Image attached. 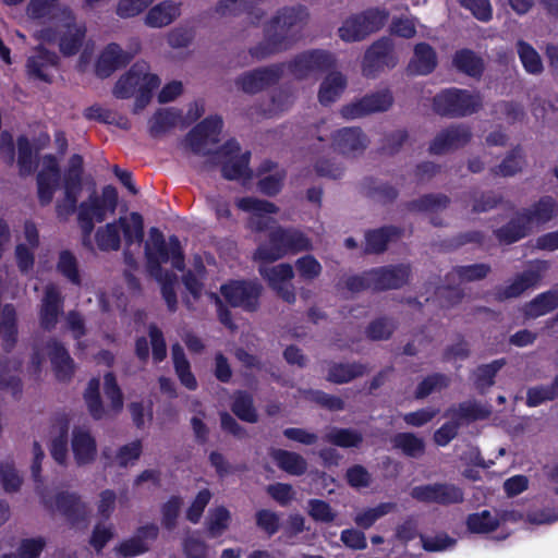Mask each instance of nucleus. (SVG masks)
Listing matches in <instances>:
<instances>
[{"label":"nucleus","mask_w":558,"mask_h":558,"mask_svg":"<svg viewBox=\"0 0 558 558\" xmlns=\"http://www.w3.org/2000/svg\"><path fill=\"white\" fill-rule=\"evenodd\" d=\"M308 16L307 8L302 4L279 9L264 27V40L250 49L251 56L263 60L291 48Z\"/></svg>","instance_id":"obj_1"},{"label":"nucleus","mask_w":558,"mask_h":558,"mask_svg":"<svg viewBox=\"0 0 558 558\" xmlns=\"http://www.w3.org/2000/svg\"><path fill=\"white\" fill-rule=\"evenodd\" d=\"M312 250L311 239L294 227L275 226L253 253V259L262 264L275 263L290 254Z\"/></svg>","instance_id":"obj_2"},{"label":"nucleus","mask_w":558,"mask_h":558,"mask_svg":"<svg viewBox=\"0 0 558 558\" xmlns=\"http://www.w3.org/2000/svg\"><path fill=\"white\" fill-rule=\"evenodd\" d=\"M145 257L150 275L165 272L162 264L168 262H171L172 267L180 271L185 267V257L179 238L172 234L167 242L157 227H151L149 230V239L145 243Z\"/></svg>","instance_id":"obj_3"},{"label":"nucleus","mask_w":558,"mask_h":558,"mask_svg":"<svg viewBox=\"0 0 558 558\" xmlns=\"http://www.w3.org/2000/svg\"><path fill=\"white\" fill-rule=\"evenodd\" d=\"M483 108V96L480 92L449 87L433 97L434 111L444 118L459 119L473 116Z\"/></svg>","instance_id":"obj_4"},{"label":"nucleus","mask_w":558,"mask_h":558,"mask_svg":"<svg viewBox=\"0 0 558 558\" xmlns=\"http://www.w3.org/2000/svg\"><path fill=\"white\" fill-rule=\"evenodd\" d=\"M119 195L117 189L109 184L102 187L101 194H89L87 199L78 205L77 225L86 231L95 229V223H101L108 214H114L118 207Z\"/></svg>","instance_id":"obj_5"},{"label":"nucleus","mask_w":558,"mask_h":558,"mask_svg":"<svg viewBox=\"0 0 558 558\" xmlns=\"http://www.w3.org/2000/svg\"><path fill=\"white\" fill-rule=\"evenodd\" d=\"M389 19V11L369 8L349 16L338 29L339 37L345 43L361 41L369 34L381 29Z\"/></svg>","instance_id":"obj_6"},{"label":"nucleus","mask_w":558,"mask_h":558,"mask_svg":"<svg viewBox=\"0 0 558 558\" xmlns=\"http://www.w3.org/2000/svg\"><path fill=\"white\" fill-rule=\"evenodd\" d=\"M214 156L220 159V171L223 179L228 181H248L252 179L251 151L241 153V146L235 138L227 140L214 150Z\"/></svg>","instance_id":"obj_7"},{"label":"nucleus","mask_w":558,"mask_h":558,"mask_svg":"<svg viewBox=\"0 0 558 558\" xmlns=\"http://www.w3.org/2000/svg\"><path fill=\"white\" fill-rule=\"evenodd\" d=\"M263 286L257 279H230L220 286V294L231 307L247 313L258 311Z\"/></svg>","instance_id":"obj_8"},{"label":"nucleus","mask_w":558,"mask_h":558,"mask_svg":"<svg viewBox=\"0 0 558 558\" xmlns=\"http://www.w3.org/2000/svg\"><path fill=\"white\" fill-rule=\"evenodd\" d=\"M336 66L333 53L324 49H308L284 63V69L299 81L329 72Z\"/></svg>","instance_id":"obj_9"},{"label":"nucleus","mask_w":558,"mask_h":558,"mask_svg":"<svg viewBox=\"0 0 558 558\" xmlns=\"http://www.w3.org/2000/svg\"><path fill=\"white\" fill-rule=\"evenodd\" d=\"M411 497L423 504H434L442 507L459 505L464 501L463 489L453 483L436 482L414 486Z\"/></svg>","instance_id":"obj_10"},{"label":"nucleus","mask_w":558,"mask_h":558,"mask_svg":"<svg viewBox=\"0 0 558 558\" xmlns=\"http://www.w3.org/2000/svg\"><path fill=\"white\" fill-rule=\"evenodd\" d=\"M222 126L221 117L209 116L189 131L185 143L195 155L214 156V150H205V146L218 143Z\"/></svg>","instance_id":"obj_11"},{"label":"nucleus","mask_w":558,"mask_h":558,"mask_svg":"<svg viewBox=\"0 0 558 558\" xmlns=\"http://www.w3.org/2000/svg\"><path fill=\"white\" fill-rule=\"evenodd\" d=\"M397 58L393 51L392 40L381 37L374 41L365 51L362 70L366 77H375L385 68H395Z\"/></svg>","instance_id":"obj_12"},{"label":"nucleus","mask_w":558,"mask_h":558,"mask_svg":"<svg viewBox=\"0 0 558 558\" xmlns=\"http://www.w3.org/2000/svg\"><path fill=\"white\" fill-rule=\"evenodd\" d=\"M393 96L389 89L366 94L362 98L341 108L345 119L362 118L376 112H385L391 108Z\"/></svg>","instance_id":"obj_13"},{"label":"nucleus","mask_w":558,"mask_h":558,"mask_svg":"<svg viewBox=\"0 0 558 558\" xmlns=\"http://www.w3.org/2000/svg\"><path fill=\"white\" fill-rule=\"evenodd\" d=\"M411 272V266L403 263L368 269L374 292L401 289L409 282Z\"/></svg>","instance_id":"obj_14"},{"label":"nucleus","mask_w":558,"mask_h":558,"mask_svg":"<svg viewBox=\"0 0 558 558\" xmlns=\"http://www.w3.org/2000/svg\"><path fill=\"white\" fill-rule=\"evenodd\" d=\"M283 72L284 63L258 68L243 73L236 78L235 84L246 94H256L276 85L282 77Z\"/></svg>","instance_id":"obj_15"},{"label":"nucleus","mask_w":558,"mask_h":558,"mask_svg":"<svg viewBox=\"0 0 558 558\" xmlns=\"http://www.w3.org/2000/svg\"><path fill=\"white\" fill-rule=\"evenodd\" d=\"M159 536V527L156 523H146L136 529L133 536L123 539L114 547V553L120 558H133L150 550V543Z\"/></svg>","instance_id":"obj_16"},{"label":"nucleus","mask_w":558,"mask_h":558,"mask_svg":"<svg viewBox=\"0 0 558 558\" xmlns=\"http://www.w3.org/2000/svg\"><path fill=\"white\" fill-rule=\"evenodd\" d=\"M149 342L146 337L141 336L135 339L134 354L137 360L146 364L149 360V344L151 347V360L155 364L163 362L167 357V342L162 330L154 323L148 328Z\"/></svg>","instance_id":"obj_17"},{"label":"nucleus","mask_w":558,"mask_h":558,"mask_svg":"<svg viewBox=\"0 0 558 558\" xmlns=\"http://www.w3.org/2000/svg\"><path fill=\"white\" fill-rule=\"evenodd\" d=\"M61 170L58 159L53 155L44 157L41 170L37 173V196L41 207L51 204L54 193L59 186Z\"/></svg>","instance_id":"obj_18"},{"label":"nucleus","mask_w":558,"mask_h":558,"mask_svg":"<svg viewBox=\"0 0 558 558\" xmlns=\"http://www.w3.org/2000/svg\"><path fill=\"white\" fill-rule=\"evenodd\" d=\"M235 205L239 209L255 215V217L250 220L251 229L255 232H269L272 228L270 223L275 222V220L270 217H266L265 214H278L279 211V207L272 202L253 196L238 198Z\"/></svg>","instance_id":"obj_19"},{"label":"nucleus","mask_w":558,"mask_h":558,"mask_svg":"<svg viewBox=\"0 0 558 558\" xmlns=\"http://www.w3.org/2000/svg\"><path fill=\"white\" fill-rule=\"evenodd\" d=\"M471 138L472 132L469 125H450L435 136L429 144L428 151L433 155H444L449 150L464 147Z\"/></svg>","instance_id":"obj_20"},{"label":"nucleus","mask_w":558,"mask_h":558,"mask_svg":"<svg viewBox=\"0 0 558 558\" xmlns=\"http://www.w3.org/2000/svg\"><path fill=\"white\" fill-rule=\"evenodd\" d=\"M536 268L526 269L518 274L510 284L496 288V300L502 302L509 299H514L523 294L526 290L535 288L543 279V271L545 269V262H541Z\"/></svg>","instance_id":"obj_21"},{"label":"nucleus","mask_w":558,"mask_h":558,"mask_svg":"<svg viewBox=\"0 0 558 558\" xmlns=\"http://www.w3.org/2000/svg\"><path fill=\"white\" fill-rule=\"evenodd\" d=\"M46 349L56 379L60 383L71 381L75 373V362L64 344L51 338L47 341Z\"/></svg>","instance_id":"obj_22"},{"label":"nucleus","mask_w":558,"mask_h":558,"mask_svg":"<svg viewBox=\"0 0 558 558\" xmlns=\"http://www.w3.org/2000/svg\"><path fill=\"white\" fill-rule=\"evenodd\" d=\"M133 54L124 51L119 44L110 43L100 52L95 63V73L100 78H107L117 70L131 63Z\"/></svg>","instance_id":"obj_23"},{"label":"nucleus","mask_w":558,"mask_h":558,"mask_svg":"<svg viewBox=\"0 0 558 558\" xmlns=\"http://www.w3.org/2000/svg\"><path fill=\"white\" fill-rule=\"evenodd\" d=\"M58 64V54L39 45L35 49V53L27 59L26 72L32 80L51 83L52 76L49 74V70L57 68Z\"/></svg>","instance_id":"obj_24"},{"label":"nucleus","mask_w":558,"mask_h":558,"mask_svg":"<svg viewBox=\"0 0 558 558\" xmlns=\"http://www.w3.org/2000/svg\"><path fill=\"white\" fill-rule=\"evenodd\" d=\"M64 300L58 288L48 286L45 289L39 310V324L46 331L56 328L59 316L63 313Z\"/></svg>","instance_id":"obj_25"},{"label":"nucleus","mask_w":558,"mask_h":558,"mask_svg":"<svg viewBox=\"0 0 558 558\" xmlns=\"http://www.w3.org/2000/svg\"><path fill=\"white\" fill-rule=\"evenodd\" d=\"M367 144V136L357 126L342 128L332 134V147L341 155L362 153Z\"/></svg>","instance_id":"obj_26"},{"label":"nucleus","mask_w":558,"mask_h":558,"mask_svg":"<svg viewBox=\"0 0 558 558\" xmlns=\"http://www.w3.org/2000/svg\"><path fill=\"white\" fill-rule=\"evenodd\" d=\"M521 211L530 227L533 223L545 226L558 217V202L550 195H544Z\"/></svg>","instance_id":"obj_27"},{"label":"nucleus","mask_w":558,"mask_h":558,"mask_svg":"<svg viewBox=\"0 0 558 558\" xmlns=\"http://www.w3.org/2000/svg\"><path fill=\"white\" fill-rule=\"evenodd\" d=\"M437 66V54L427 43H418L414 47V53L410 60L407 72L410 75H428Z\"/></svg>","instance_id":"obj_28"},{"label":"nucleus","mask_w":558,"mask_h":558,"mask_svg":"<svg viewBox=\"0 0 558 558\" xmlns=\"http://www.w3.org/2000/svg\"><path fill=\"white\" fill-rule=\"evenodd\" d=\"M72 451L77 465H87L95 461L97 444L88 430L75 428L72 433Z\"/></svg>","instance_id":"obj_29"},{"label":"nucleus","mask_w":558,"mask_h":558,"mask_svg":"<svg viewBox=\"0 0 558 558\" xmlns=\"http://www.w3.org/2000/svg\"><path fill=\"white\" fill-rule=\"evenodd\" d=\"M402 234V229L396 226H383L377 229H371L365 232V246L366 254H381L384 253L389 242L399 238Z\"/></svg>","instance_id":"obj_30"},{"label":"nucleus","mask_w":558,"mask_h":558,"mask_svg":"<svg viewBox=\"0 0 558 558\" xmlns=\"http://www.w3.org/2000/svg\"><path fill=\"white\" fill-rule=\"evenodd\" d=\"M531 229L525 218H523L522 211H519L506 225L494 230V235L499 243L510 245L527 236Z\"/></svg>","instance_id":"obj_31"},{"label":"nucleus","mask_w":558,"mask_h":558,"mask_svg":"<svg viewBox=\"0 0 558 558\" xmlns=\"http://www.w3.org/2000/svg\"><path fill=\"white\" fill-rule=\"evenodd\" d=\"M366 371V365L361 362H331L328 367L326 380L336 385L348 384L355 378L362 377Z\"/></svg>","instance_id":"obj_32"},{"label":"nucleus","mask_w":558,"mask_h":558,"mask_svg":"<svg viewBox=\"0 0 558 558\" xmlns=\"http://www.w3.org/2000/svg\"><path fill=\"white\" fill-rule=\"evenodd\" d=\"M269 456L280 470L290 475L301 476L307 471V462L300 453L272 448Z\"/></svg>","instance_id":"obj_33"},{"label":"nucleus","mask_w":558,"mask_h":558,"mask_svg":"<svg viewBox=\"0 0 558 558\" xmlns=\"http://www.w3.org/2000/svg\"><path fill=\"white\" fill-rule=\"evenodd\" d=\"M452 64L458 72L473 78H480L485 70L483 59L473 50L468 48H463L454 52Z\"/></svg>","instance_id":"obj_34"},{"label":"nucleus","mask_w":558,"mask_h":558,"mask_svg":"<svg viewBox=\"0 0 558 558\" xmlns=\"http://www.w3.org/2000/svg\"><path fill=\"white\" fill-rule=\"evenodd\" d=\"M345 87L347 78L341 72H329L319 86L318 100L320 105L329 106L335 102L342 95Z\"/></svg>","instance_id":"obj_35"},{"label":"nucleus","mask_w":558,"mask_h":558,"mask_svg":"<svg viewBox=\"0 0 558 558\" xmlns=\"http://www.w3.org/2000/svg\"><path fill=\"white\" fill-rule=\"evenodd\" d=\"M171 355L173 368L181 385L189 390H196L198 386L196 377L191 371L190 361L180 343L177 342L171 345Z\"/></svg>","instance_id":"obj_36"},{"label":"nucleus","mask_w":558,"mask_h":558,"mask_svg":"<svg viewBox=\"0 0 558 558\" xmlns=\"http://www.w3.org/2000/svg\"><path fill=\"white\" fill-rule=\"evenodd\" d=\"M145 65L135 63L122 75L114 85L113 95L119 99H129L136 96L140 83L144 75Z\"/></svg>","instance_id":"obj_37"},{"label":"nucleus","mask_w":558,"mask_h":558,"mask_svg":"<svg viewBox=\"0 0 558 558\" xmlns=\"http://www.w3.org/2000/svg\"><path fill=\"white\" fill-rule=\"evenodd\" d=\"M54 499L57 509L70 522L77 523L84 519L85 506L77 494L60 492Z\"/></svg>","instance_id":"obj_38"},{"label":"nucleus","mask_w":558,"mask_h":558,"mask_svg":"<svg viewBox=\"0 0 558 558\" xmlns=\"http://www.w3.org/2000/svg\"><path fill=\"white\" fill-rule=\"evenodd\" d=\"M180 15V4L162 1L153 7L146 14L145 22L150 27H163L171 24Z\"/></svg>","instance_id":"obj_39"},{"label":"nucleus","mask_w":558,"mask_h":558,"mask_svg":"<svg viewBox=\"0 0 558 558\" xmlns=\"http://www.w3.org/2000/svg\"><path fill=\"white\" fill-rule=\"evenodd\" d=\"M492 268L488 264L477 263L472 265L456 266L445 276L446 282H471L487 277Z\"/></svg>","instance_id":"obj_40"},{"label":"nucleus","mask_w":558,"mask_h":558,"mask_svg":"<svg viewBox=\"0 0 558 558\" xmlns=\"http://www.w3.org/2000/svg\"><path fill=\"white\" fill-rule=\"evenodd\" d=\"M181 119V111L175 108L158 109L149 120V134L157 137L173 129Z\"/></svg>","instance_id":"obj_41"},{"label":"nucleus","mask_w":558,"mask_h":558,"mask_svg":"<svg viewBox=\"0 0 558 558\" xmlns=\"http://www.w3.org/2000/svg\"><path fill=\"white\" fill-rule=\"evenodd\" d=\"M362 189L367 197L374 198L384 205L392 203L399 195L396 186L372 177L364 179Z\"/></svg>","instance_id":"obj_42"},{"label":"nucleus","mask_w":558,"mask_h":558,"mask_svg":"<svg viewBox=\"0 0 558 558\" xmlns=\"http://www.w3.org/2000/svg\"><path fill=\"white\" fill-rule=\"evenodd\" d=\"M2 348L5 353H10L17 342V318L13 304H4L2 307Z\"/></svg>","instance_id":"obj_43"},{"label":"nucleus","mask_w":558,"mask_h":558,"mask_svg":"<svg viewBox=\"0 0 558 558\" xmlns=\"http://www.w3.org/2000/svg\"><path fill=\"white\" fill-rule=\"evenodd\" d=\"M118 223L126 247H131L135 243L141 244L144 241V219L140 213L132 211L130 222L125 217H120Z\"/></svg>","instance_id":"obj_44"},{"label":"nucleus","mask_w":558,"mask_h":558,"mask_svg":"<svg viewBox=\"0 0 558 558\" xmlns=\"http://www.w3.org/2000/svg\"><path fill=\"white\" fill-rule=\"evenodd\" d=\"M558 307V291L548 290L537 294L525 307V314L529 317L544 316Z\"/></svg>","instance_id":"obj_45"},{"label":"nucleus","mask_w":558,"mask_h":558,"mask_svg":"<svg viewBox=\"0 0 558 558\" xmlns=\"http://www.w3.org/2000/svg\"><path fill=\"white\" fill-rule=\"evenodd\" d=\"M391 444L395 449L401 450L409 458H418L425 452L424 440L414 433H397L391 438Z\"/></svg>","instance_id":"obj_46"},{"label":"nucleus","mask_w":558,"mask_h":558,"mask_svg":"<svg viewBox=\"0 0 558 558\" xmlns=\"http://www.w3.org/2000/svg\"><path fill=\"white\" fill-rule=\"evenodd\" d=\"M517 52L526 73L539 75L544 71V65L536 49L523 39L517 41Z\"/></svg>","instance_id":"obj_47"},{"label":"nucleus","mask_w":558,"mask_h":558,"mask_svg":"<svg viewBox=\"0 0 558 558\" xmlns=\"http://www.w3.org/2000/svg\"><path fill=\"white\" fill-rule=\"evenodd\" d=\"M231 411L243 422L254 424L258 421L253 397L246 391L239 390L234 393Z\"/></svg>","instance_id":"obj_48"},{"label":"nucleus","mask_w":558,"mask_h":558,"mask_svg":"<svg viewBox=\"0 0 558 558\" xmlns=\"http://www.w3.org/2000/svg\"><path fill=\"white\" fill-rule=\"evenodd\" d=\"M506 359H497L488 364L478 365L474 372V385L480 392H485L495 384V377L506 365Z\"/></svg>","instance_id":"obj_49"},{"label":"nucleus","mask_w":558,"mask_h":558,"mask_svg":"<svg viewBox=\"0 0 558 558\" xmlns=\"http://www.w3.org/2000/svg\"><path fill=\"white\" fill-rule=\"evenodd\" d=\"M325 439L340 448H359L363 442V435L353 428L333 427L326 434Z\"/></svg>","instance_id":"obj_50"},{"label":"nucleus","mask_w":558,"mask_h":558,"mask_svg":"<svg viewBox=\"0 0 558 558\" xmlns=\"http://www.w3.org/2000/svg\"><path fill=\"white\" fill-rule=\"evenodd\" d=\"M258 272L267 281L269 288H277L278 284L289 282L294 277L293 267L289 263L276 266L259 265Z\"/></svg>","instance_id":"obj_51"},{"label":"nucleus","mask_w":558,"mask_h":558,"mask_svg":"<svg viewBox=\"0 0 558 558\" xmlns=\"http://www.w3.org/2000/svg\"><path fill=\"white\" fill-rule=\"evenodd\" d=\"M97 247L102 252L118 251L121 247V236L118 221L99 227L95 233Z\"/></svg>","instance_id":"obj_52"},{"label":"nucleus","mask_w":558,"mask_h":558,"mask_svg":"<svg viewBox=\"0 0 558 558\" xmlns=\"http://www.w3.org/2000/svg\"><path fill=\"white\" fill-rule=\"evenodd\" d=\"M450 377L442 373H433L418 383L414 391L416 400H423L435 391L446 389L450 385Z\"/></svg>","instance_id":"obj_53"},{"label":"nucleus","mask_w":558,"mask_h":558,"mask_svg":"<svg viewBox=\"0 0 558 558\" xmlns=\"http://www.w3.org/2000/svg\"><path fill=\"white\" fill-rule=\"evenodd\" d=\"M450 204V198L441 193L434 194H424L417 199L410 201L405 204V208L409 211H433L439 208H446Z\"/></svg>","instance_id":"obj_54"},{"label":"nucleus","mask_w":558,"mask_h":558,"mask_svg":"<svg viewBox=\"0 0 558 558\" xmlns=\"http://www.w3.org/2000/svg\"><path fill=\"white\" fill-rule=\"evenodd\" d=\"M100 383L97 378H92L84 391V401L90 416L99 421L105 416V408L100 396Z\"/></svg>","instance_id":"obj_55"},{"label":"nucleus","mask_w":558,"mask_h":558,"mask_svg":"<svg viewBox=\"0 0 558 558\" xmlns=\"http://www.w3.org/2000/svg\"><path fill=\"white\" fill-rule=\"evenodd\" d=\"M498 526L499 519L488 510L471 513L466 518V527L472 533L486 534L496 531Z\"/></svg>","instance_id":"obj_56"},{"label":"nucleus","mask_w":558,"mask_h":558,"mask_svg":"<svg viewBox=\"0 0 558 558\" xmlns=\"http://www.w3.org/2000/svg\"><path fill=\"white\" fill-rule=\"evenodd\" d=\"M84 159L73 154L63 174V189L83 190Z\"/></svg>","instance_id":"obj_57"},{"label":"nucleus","mask_w":558,"mask_h":558,"mask_svg":"<svg viewBox=\"0 0 558 558\" xmlns=\"http://www.w3.org/2000/svg\"><path fill=\"white\" fill-rule=\"evenodd\" d=\"M397 329L392 318L381 316L372 320L365 328V336L372 341L389 340Z\"/></svg>","instance_id":"obj_58"},{"label":"nucleus","mask_w":558,"mask_h":558,"mask_svg":"<svg viewBox=\"0 0 558 558\" xmlns=\"http://www.w3.org/2000/svg\"><path fill=\"white\" fill-rule=\"evenodd\" d=\"M160 283L162 299L168 311L174 313L178 310V296L175 292L177 275L172 271H165L161 275H150Z\"/></svg>","instance_id":"obj_59"},{"label":"nucleus","mask_w":558,"mask_h":558,"mask_svg":"<svg viewBox=\"0 0 558 558\" xmlns=\"http://www.w3.org/2000/svg\"><path fill=\"white\" fill-rule=\"evenodd\" d=\"M183 500L178 495H172L160 507L161 526L167 531H173L178 525Z\"/></svg>","instance_id":"obj_60"},{"label":"nucleus","mask_w":558,"mask_h":558,"mask_svg":"<svg viewBox=\"0 0 558 558\" xmlns=\"http://www.w3.org/2000/svg\"><path fill=\"white\" fill-rule=\"evenodd\" d=\"M524 162L522 149L518 146L513 148L496 168L492 169L495 175L513 177L521 172Z\"/></svg>","instance_id":"obj_61"},{"label":"nucleus","mask_w":558,"mask_h":558,"mask_svg":"<svg viewBox=\"0 0 558 558\" xmlns=\"http://www.w3.org/2000/svg\"><path fill=\"white\" fill-rule=\"evenodd\" d=\"M160 83L157 74L144 73L135 97V109L142 110L150 102L153 94Z\"/></svg>","instance_id":"obj_62"},{"label":"nucleus","mask_w":558,"mask_h":558,"mask_svg":"<svg viewBox=\"0 0 558 558\" xmlns=\"http://www.w3.org/2000/svg\"><path fill=\"white\" fill-rule=\"evenodd\" d=\"M57 270L71 283L75 286L81 284L77 259L71 251L64 250L60 252Z\"/></svg>","instance_id":"obj_63"},{"label":"nucleus","mask_w":558,"mask_h":558,"mask_svg":"<svg viewBox=\"0 0 558 558\" xmlns=\"http://www.w3.org/2000/svg\"><path fill=\"white\" fill-rule=\"evenodd\" d=\"M86 34L85 27H74L73 31L69 29L64 33L59 40V48L63 56H75L84 41Z\"/></svg>","instance_id":"obj_64"}]
</instances>
